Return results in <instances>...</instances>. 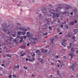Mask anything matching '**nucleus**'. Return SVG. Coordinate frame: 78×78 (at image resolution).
I'll return each mask as SVG.
<instances>
[{
    "instance_id": "f03ea898",
    "label": "nucleus",
    "mask_w": 78,
    "mask_h": 78,
    "mask_svg": "<svg viewBox=\"0 0 78 78\" xmlns=\"http://www.w3.org/2000/svg\"><path fill=\"white\" fill-rule=\"evenodd\" d=\"M54 11V12H53ZM54 10H51L50 11V12L51 14V15H50V16H51V14H53L52 17V18H55V17H59L60 14L58 13H54Z\"/></svg>"
},
{
    "instance_id": "2eb2a0df",
    "label": "nucleus",
    "mask_w": 78,
    "mask_h": 78,
    "mask_svg": "<svg viewBox=\"0 0 78 78\" xmlns=\"http://www.w3.org/2000/svg\"><path fill=\"white\" fill-rule=\"evenodd\" d=\"M43 27H44V28L43 29H47L48 26L47 25H46V24H44L43 25Z\"/></svg>"
},
{
    "instance_id": "3c124183",
    "label": "nucleus",
    "mask_w": 78,
    "mask_h": 78,
    "mask_svg": "<svg viewBox=\"0 0 78 78\" xmlns=\"http://www.w3.org/2000/svg\"><path fill=\"white\" fill-rule=\"evenodd\" d=\"M23 37H24V39H26V36H24Z\"/></svg>"
},
{
    "instance_id": "f704fd0d",
    "label": "nucleus",
    "mask_w": 78,
    "mask_h": 78,
    "mask_svg": "<svg viewBox=\"0 0 78 78\" xmlns=\"http://www.w3.org/2000/svg\"><path fill=\"white\" fill-rule=\"evenodd\" d=\"M60 67H62V64L61 63H60L59 65Z\"/></svg>"
},
{
    "instance_id": "58836bf2",
    "label": "nucleus",
    "mask_w": 78,
    "mask_h": 78,
    "mask_svg": "<svg viewBox=\"0 0 78 78\" xmlns=\"http://www.w3.org/2000/svg\"><path fill=\"white\" fill-rule=\"evenodd\" d=\"M69 7H66V10L69 9Z\"/></svg>"
},
{
    "instance_id": "473e14b6",
    "label": "nucleus",
    "mask_w": 78,
    "mask_h": 78,
    "mask_svg": "<svg viewBox=\"0 0 78 78\" xmlns=\"http://www.w3.org/2000/svg\"><path fill=\"white\" fill-rule=\"evenodd\" d=\"M48 28L50 30H52V28H51V27H49Z\"/></svg>"
},
{
    "instance_id": "bb28decb",
    "label": "nucleus",
    "mask_w": 78,
    "mask_h": 78,
    "mask_svg": "<svg viewBox=\"0 0 78 78\" xmlns=\"http://www.w3.org/2000/svg\"><path fill=\"white\" fill-rule=\"evenodd\" d=\"M23 52V51H22V52H20V54L21 55V56H23V55H25V53H23V54H22Z\"/></svg>"
},
{
    "instance_id": "c756f323",
    "label": "nucleus",
    "mask_w": 78,
    "mask_h": 78,
    "mask_svg": "<svg viewBox=\"0 0 78 78\" xmlns=\"http://www.w3.org/2000/svg\"><path fill=\"white\" fill-rule=\"evenodd\" d=\"M69 55H70V56H71V58H73V55H72V54L71 53H69Z\"/></svg>"
},
{
    "instance_id": "c03bdc74",
    "label": "nucleus",
    "mask_w": 78,
    "mask_h": 78,
    "mask_svg": "<svg viewBox=\"0 0 78 78\" xmlns=\"http://www.w3.org/2000/svg\"><path fill=\"white\" fill-rule=\"evenodd\" d=\"M33 55H32V56L33 57H34V56H35V54H34V53H33Z\"/></svg>"
},
{
    "instance_id": "774afa93",
    "label": "nucleus",
    "mask_w": 78,
    "mask_h": 78,
    "mask_svg": "<svg viewBox=\"0 0 78 78\" xmlns=\"http://www.w3.org/2000/svg\"><path fill=\"white\" fill-rule=\"evenodd\" d=\"M59 34H62V32L59 33Z\"/></svg>"
},
{
    "instance_id": "412c9836",
    "label": "nucleus",
    "mask_w": 78,
    "mask_h": 78,
    "mask_svg": "<svg viewBox=\"0 0 78 78\" xmlns=\"http://www.w3.org/2000/svg\"><path fill=\"white\" fill-rule=\"evenodd\" d=\"M19 30H25V28L24 27H19Z\"/></svg>"
},
{
    "instance_id": "9b49d317",
    "label": "nucleus",
    "mask_w": 78,
    "mask_h": 78,
    "mask_svg": "<svg viewBox=\"0 0 78 78\" xmlns=\"http://www.w3.org/2000/svg\"><path fill=\"white\" fill-rule=\"evenodd\" d=\"M73 66H70V68H71V69H72L73 71H74V70H75V69H75V68H74V66H75V64H74V63H73Z\"/></svg>"
},
{
    "instance_id": "13d9d810",
    "label": "nucleus",
    "mask_w": 78,
    "mask_h": 78,
    "mask_svg": "<svg viewBox=\"0 0 78 78\" xmlns=\"http://www.w3.org/2000/svg\"><path fill=\"white\" fill-rule=\"evenodd\" d=\"M2 66H5V65L4 64H2L1 65Z\"/></svg>"
},
{
    "instance_id": "0e129e2a",
    "label": "nucleus",
    "mask_w": 78,
    "mask_h": 78,
    "mask_svg": "<svg viewBox=\"0 0 78 78\" xmlns=\"http://www.w3.org/2000/svg\"><path fill=\"white\" fill-rule=\"evenodd\" d=\"M58 37H56V36H55V39H58Z\"/></svg>"
},
{
    "instance_id": "5701e85b",
    "label": "nucleus",
    "mask_w": 78,
    "mask_h": 78,
    "mask_svg": "<svg viewBox=\"0 0 78 78\" xmlns=\"http://www.w3.org/2000/svg\"><path fill=\"white\" fill-rule=\"evenodd\" d=\"M68 34H69L68 37H71V36H72V33H68Z\"/></svg>"
},
{
    "instance_id": "ea45409f",
    "label": "nucleus",
    "mask_w": 78,
    "mask_h": 78,
    "mask_svg": "<svg viewBox=\"0 0 78 78\" xmlns=\"http://www.w3.org/2000/svg\"><path fill=\"white\" fill-rule=\"evenodd\" d=\"M67 12H63V14H67Z\"/></svg>"
},
{
    "instance_id": "8fccbe9b",
    "label": "nucleus",
    "mask_w": 78,
    "mask_h": 78,
    "mask_svg": "<svg viewBox=\"0 0 78 78\" xmlns=\"http://www.w3.org/2000/svg\"><path fill=\"white\" fill-rule=\"evenodd\" d=\"M9 78H11V75H9Z\"/></svg>"
},
{
    "instance_id": "9d476101",
    "label": "nucleus",
    "mask_w": 78,
    "mask_h": 78,
    "mask_svg": "<svg viewBox=\"0 0 78 78\" xmlns=\"http://www.w3.org/2000/svg\"><path fill=\"white\" fill-rule=\"evenodd\" d=\"M30 34H30V32H27V37H31V36L30 35Z\"/></svg>"
},
{
    "instance_id": "5fc2aeb1",
    "label": "nucleus",
    "mask_w": 78,
    "mask_h": 78,
    "mask_svg": "<svg viewBox=\"0 0 78 78\" xmlns=\"http://www.w3.org/2000/svg\"><path fill=\"white\" fill-rule=\"evenodd\" d=\"M29 60L30 61V62H31V61H32V60L30 59H29Z\"/></svg>"
},
{
    "instance_id": "e2e57ef3",
    "label": "nucleus",
    "mask_w": 78,
    "mask_h": 78,
    "mask_svg": "<svg viewBox=\"0 0 78 78\" xmlns=\"http://www.w3.org/2000/svg\"><path fill=\"white\" fill-rule=\"evenodd\" d=\"M74 22H75V23H77V21H75Z\"/></svg>"
},
{
    "instance_id": "338daca9",
    "label": "nucleus",
    "mask_w": 78,
    "mask_h": 78,
    "mask_svg": "<svg viewBox=\"0 0 78 78\" xmlns=\"http://www.w3.org/2000/svg\"><path fill=\"white\" fill-rule=\"evenodd\" d=\"M17 6H20V5H19V4H17Z\"/></svg>"
},
{
    "instance_id": "4468645a",
    "label": "nucleus",
    "mask_w": 78,
    "mask_h": 78,
    "mask_svg": "<svg viewBox=\"0 0 78 78\" xmlns=\"http://www.w3.org/2000/svg\"><path fill=\"white\" fill-rule=\"evenodd\" d=\"M20 38L21 39V40L19 41V42H20H20H23V41H22L23 39V37L21 36Z\"/></svg>"
},
{
    "instance_id": "052dcab7",
    "label": "nucleus",
    "mask_w": 78,
    "mask_h": 78,
    "mask_svg": "<svg viewBox=\"0 0 78 78\" xmlns=\"http://www.w3.org/2000/svg\"><path fill=\"white\" fill-rule=\"evenodd\" d=\"M26 32V31H27V29H25V28H24V30Z\"/></svg>"
},
{
    "instance_id": "7c9ffc66",
    "label": "nucleus",
    "mask_w": 78,
    "mask_h": 78,
    "mask_svg": "<svg viewBox=\"0 0 78 78\" xmlns=\"http://www.w3.org/2000/svg\"><path fill=\"white\" fill-rule=\"evenodd\" d=\"M47 34H48V33L47 32L43 34V35H44V36H46V35H47Z\"/></svg>"
},
{
    "instance_id": "6ab92c4d",
    "label": "nucleus",
    "mask_w": 78,
    "mask_h": 78,
    "mask_svg": "<svg viewBox=\"0 0 78 78\" xmlns=\"http://www.w3.org/2000/svg\"><path fill=\"white\" fill-rule=\"evenodd\" d=\"M26 47L25 46V45H23L21 46L20 47V48H25Z\"/></svg>"
},
{
    "instance_id": "6e6552de",
    "label": "nucleus",
    "mask_w": 78,
    "mask_h": 78,
    "mask_svg": "<svg viewBox=\"0 0 78 78\" xmlns=\"http://www.w3.org/2000/svg\"><path fill=\"white\" fill-rule=\"evenodd\" d=\"M66 41V40L65 39H63V42L62 43V45L64 46L65 47H66V43H65V42Z\"/></svg>"
},
{
    "instance_id": "bf43d9fd",
    "label": "nucleus",
    "mask_w": 78,
    "mask_h": 78,
    "mask_svg": "<svg viewBox=\"0 0 78 78\" xmlns=\"http://www.w3.org/2000/svg\"><path fill=\"white\" fill-rule=\"evenodd\" d=\"M16 24H17V25H21V24L19 23H16Z\"/></svg>"
},
{
    "instance_id": "4d7b16f0",
    "label": "nucleus",
    "mask_w": 78,
    "mask_h": 78,
    "mask_svg": "<svg viewBox=\"0 0 78 78\" xmlns=\"http://www.w3.org/2000/svg\"><path fill=\"white\" fill-rule=\"evenodd\" d=\"M72 43L70 42V44H69V45H70V46H72Z\"/></svg>"
},
{
    "instance_id": "603ef678",
    "label": "nucleus",
    "mask_w": 78,
    "mask_h": 78,
    "mask_svg": "<svg viewBox=\"0 0 78 78\" xmlns=\"http://www.w3.org/2000/svg\"><path fill=\"white\" fill-rule=\"evenodd\" d=\"M29 60V59H28V58H26V61H27L28 60Z\"/></svg>"
},
{
    "instance_id": "e433bc0d",
    "label": "nucleus",
    "mask_w": 78,
    "mask_h": 78,
    "mask_svg": "<svg viewBox=\"0 0 78 78\" xmlns=\"http://www.w3.org/2000/svg\"><path fill=\"white\" fill-rule=\"evenodd\" d=\"M66 28H69V26L66 25L65 26Z\"/></svg>"
},
{
    "instance_id": "c9c22d12",
    "label": "nucleus",
    "mask_w": 78,
    "mask_h": 78,
    "mask_svg": "<svg viewBox=\"0 0 78 78\" xmlns=\"http://www.w3.org/2000/svg\"><path fill=\"white\" fill-rule=\"evenodd\" d=\"M71 39H75V37H74L73 36H72V37H70Z\"/></svg>"
},
{
    "instance_id": "de8ad7c7",
    "label": "nucleus",
    "mask_w": 78,
    "mask_h": 78,
    "mask_svg": "<svg viewBox=\"0 0 78 78\" xmlns=\"http://www.w3.org/2000/svg\"><path fill=\"white\" fill-rule=\"evenodd\" d=\"M9 51L8 50H6V53H9Z\"/></svg>"
},
{
    "instance_id": "72a5a7b5",
    "label": "nucleus",
    "mask_w": 78,
    "mask_h": 78,
    "mask_svg": "<svg viewBox=\"0 0 78 78\" xmlns=\"http://www.w3.org/2000/svg\"><path fill=\"white\" fill-rule=\"evenodd\" d=\"M23 68L24 69H27V68L26 66H23Z\"/></svg>"
},
{
    "instance_id": "49530a36",
    "label": "nucleus",
    "mask_w": 78,
    "mask_h": 78,
    "mask_svg": "<svg viewBox=\"0 0 78 78\" xmlns=\"http://www.w3.org/2000/svg\"><path fill=\"white\" fill-rule=\"evenodd\" d=\"M48 47H49V46H48V45H46V46H45V47H46V48Z\"/></svg>"
},
{
    "instance_id": "20e7f679",
    "label": "nucleus",
    "mask_w": 78,
    "mask_h": 78,
    "mask_svg": "<svg viewBox=\"0 0 78 78\" xmlns=\"http://www.w3.org/2000/svg\"><path fill=\"white\" fill-rule=\"evenodd\" d=\"M57 6H58V7L56 9V11H58V9H62L63 8V6L62 4H60L59 5H57Z\"/></svg>"
},
{
    "instance_id": "4be33fe9",
    "label": "nucleus",
    "mask_w": 78,
    "mask_h": 78,
    "mask_svg": "<svg viewBox=\"0 0 78 78\" xmlns=\"http://www.w3.org/2000/svg\"><path fill=\"white\" fill-rule=\"evenodd\" d=\"M54 40V39H51V43H50L51 45V44H53V41Z\"/></svg>"
},
{
    "instance_id": "a878e982",
    "label": "nucleus",
    "mask_w": 78,
    "mask_h": 78,
    "mask_svg": "<svg viewBox=\"0 0 78 78\" xmlns=\"http://www.w3.org/2000/svg\"><path fill=\"white\" fill-rule=\"evenodd\" d=\"M70 25H74V22H72L70 23Z\"/></svg>"
},
{
    "instance_id": "aec40b11",
    "label": "nucleus",
    "mask_w": 78,
    "mask_h": 78,
    "mask_svg": "<svg viewBox=\"0 0 78 78\" xmlns=\"http://www.w3.org/2000/svg\"><path fill=\"white\" fill-rule=\"evenodd\" d=\"M14 67L15 68H17L18 69H19V67H20V66H19V65H17L16 66H15Z\"/></svg>"
},
{
    "instance_id": "0eeeda50",
    "label": "nucleus",
    "mask_w": 78,
    "mask_h": 78,
    "mask_svg": "<svg viewBox=\"0 0 78 78\" xmlns=\"http://www.w3.org/2000/svg\"><path fill=\"white\" fill-rule=\"evenodd\" d=\"M30 38H31L32 40H33V41H34L33 43H34V44H36V42L34 41H37V38H33L32 37H31Z\"/></svg>"
},
{
    "instance_id": "a19ab883",
    "label": "nucleus",
    "mask_w": 78,
    "mask_h": 78,
    "mask_svg": "<svg viewBox=\"0 0 78 78\" xmlns=\"http://www.w3.org/2000/svg\"><path fill=\"white\" fill-rule=\"evenodd\" d=\"M57 30L58 31V32H60V31L59 30V28H58L57 29Z\"/></svg>"
},
{
    "instance_id": "a18cd8bd",
    "label": "nucleus",
    "mask_w": 78,
    "mask_h": 78,
    "mask_svg": "<svg viewBox=\"0 0 78 78\" xmlns=\"http://www.w3.org/2000/svg\"><path fill=\"white\" fill-rule=\"evenodd\" d=\"M7 56H8V57H11V55H9V54H8L7 55Z\"/></svg>"
},
{
    "instance_id": "6e6d98bb",
    "label": "nucleus",
    "mask_w": 78,
    "mask_h": 78,
    "mask_svg": "<svg viewBox=\"0 0 78 78\" xmlns=\"http://www.w3.org/2000/svg\"><path fill=\"white\" fill-rule=\"evenodd\" d=\"M2 53V49H0V53Z\"/></svg>"
},
{
    "instance_id": "a211bd4d",
    "label": "nucleus",
    "mask_w": 78,
    "mask_h": 78,
    "mask_svg": "<svg viewBox=\"0 0 78 78\" xmlns=\"http://www.w3.org/2000/svg\"><path fill=\"white\" fill-rule=\"evenodd\" d=\"M39 60V61L40 62H41V63H42V58H38Z\"/></svg>"
},
{
    "instance_id": "79ce46f5",
    "label": "nucleus",
    "mask_w": 78,
    "mask_h": 78,
    "mask_svg": "<svg viewBox=\"0 0 78 78\" xmlns=\"http://www.w3.org/2000/svg\"><path fill=\"white\" fill-rule=\"evenodd\" d=\"M16 38H18L19 39L20 38V36H19V35L17 36L16 37Z\"/></svg>"
},
{
    "instance_id": "ddd939ff",
    "label": "nucleus",
    "mask_w": 78,
    "mask_h": 78,
    "mask_svg": "<svg viewBox=\"0 0 78 78\" xmlns=\"http://www.w3.org/2000/svg\"><path fill=\"white\" fill-rule=\"evenodd\" d=\"M48 51V50L46 49V50H44V49H42V50L41 51L42 53H46Z\"/></svg>"
},
{
    "instance_id": "dca6fc26",
    "label": "nucleus",
    "mask_w": 78,
    "mask_h": 78,
    "mask_svg": "<svg viewBox=\"0 0 78 78\" xmlns=\"http://www.w3.org/2000/svg\"><path fill=\"white\" fill-rule=\"evenodd\" d=\"M73 32H74V34H76V33L78 32V30L74 29L73 30Z\"/></svg>"
},
{
    "instance_id": "423d86ee",
    "label": "nucleus",
    "mask_w": 78,
    "mask_h": 78,
    "mask_svg": "<svg viewBox=\"0 0 78 78\" xmlns=\"http://www.w3.org/2000/svg\"><path fill=\"white\" fill-rule=\"evenodd\" d=\"M38 17L39 18L40 20H41V19H44V18L45 17V16H43L42 15L40 14L39 15Z\"/></svg>"
},
{
    "instance_id": "c85d7f7f",
    "label": "nucleus",
    "mask_w": 78,
    "mask_h": 78,
    "mask_svg": "<svg viewBox=\"0 0 78 78\" xmlns=\"http://www.w3.org/2000/svg\"><path fill=\"white\" fill-rule=\"evenodd\" d=\"M12 76L13 77H15V78H16V77H17V76H16V75H14V73Z\"/></svg>"
},
{
    "instance_id": "680f3d73",
    "label": "nucleus",
    "mask_w": 78,
    "mask_h": 78,
    "mask_svg": "<svg viewBox=\"0 0 78 78\" xmlns=\"http://www.w3.org/2000/svg\"><path fill=\"white\" fill-rule=\"evenodd\" d=\"M13 41H14V42H16V39H14L13 40Z\"/></svg>"
},
{
    "instance_id": "1a4fd4ad",
    "label": "nucleus",
    "mask_w": 78,
    "mask_h": 78,
    "mask_svg": "<svg viewBox=\"0 0 78 78\" xmlns=\"http://www.w3.org/2000/svg\"><path fill=\"white\" fill-rule=\"evenodd\" d=\"M41 12L43 13V14L46 13L47 12V9L44 8L43 10H42Z\"/></svg>"
},
{
    "instance_id": "f8f14e48",
    "label": "nucleus",
    "mask_w": 78,
    "mask_h": 78,
    "mask_svg": "<svg viewBox=\"0 0 78 78\" xmlns=\"http://www.w3.org/2000/svg\"><path fill=\"white\" fill-rule=\"evenodd\" d=\"M36 53H37L38 55H41V52L39 50H37L36 51Z\"/></svg>"
},
{
    "instance_id": "2f4dec72",
    "label": "nucleus",
    "mask_w": 78,
    "mask_h": 78,
    "mask_svg": "<svg viewBox=\"0 0 78 78\" xmlns=\"http://www.w3.org/2000/svg\"><path fill=\"white\" fill-rule=\"evenodd\" d=\"M57 76H58V75H59V71H58L57 72Z\"/></svg>"
},
{
    "instance_id": "f3484780",
    "label": "nucleus",
    "mask_w": 78,
    "mask_h": 78,
    "mask_svg": "<svg viewBox=\"0 0 78 78\" xmlns=\"http://www.w3.org/2000/svg\"><path fill=\"white\" fill-rule=\"evenodd\" d=\"M44 29H42V28H39V30L40 32L41 33H43L42 32V31H43V30Z\"/></svg>"
},
{
    "instance_id": "b1692460",
    "label": "nucleus",
    "mask_w": 78,
    "mask_h": 78,
    "mask_svg": "<svg viewBox=\"0 0 78 78\" xmlns=\"http://www.w3.org/2000/svg\"><path fill=\"white\" fill-rule=\"evenodd\" d=\"M44 20H42L43 22H45V21H47V22H49V20H46V19L44 18Z\"/></svg>"
},
{
    "instance_id": "09e8293b",
    "label": "nucleus",
    "mask_w": 78,
    "mask_h": 78,
    "mask_svg": "<svg viewBox=\"0 0 78 78\" xmlns=\"http://www.w3.org/2000/svg\"><path fill=\"white\" fill-rule=\"evenodd\" d=\"M71 15H73V12H71L70 13Z\"/></svg>"
},
{
    "instance_id": "39448f33",
    "label": "nucleus",
    "mask_w": 78,
    "mask_h": 78,
    "mask_svg": "<svg viewBox=\"0 0 78 78\" xmlns=\"http://www.w3.org/2000/svg\"><path fill=\"white\" fill-rule=\"evenodd\" d=\"M17 34L18 35H21L20 34H22V35H25L26 34V32L24 31L22 32L20 31L17 32Z\"/></svg>"
},
{
    "instance_id": "f257e3e1",
    "label": "nucleus",
    "mask_w": 78,
    "mask_h": 78,
    "mask_svg": "<svg viewBox=\"0 0 78 78\" xmlns=\"http://www.w3.org/2000/svg\"><path fill=\"white\" fill-rule=\"evenodd\" d=\"M2 27H3V31L4 32H5L6 33H7L8 34L10 33L9 31H8V30H6V29L7 28H9V26H8L5 23H3L1 25Z\"/></svg>"
},
{
    "instance_id": "cd10ccee",
    "label": "nucleus",
    "mask_w": 78,
    "mask_h": 78,
    "mask_svg": "<svg viewBox=\"0 0 78 78\" xmlns=\"http://www.w3.org/2000/svg\"><path fill=\"white\" fill-rule=\"evenodd\" d=\"M71 52L72 53H73L75 52V51H74V49H71Z\"/></svg>"
},
{
    "instance_id": "864d4df0",
    "label": "nucleus",
    "mask_w": 78,
    "mask_h": 78,
    "mask_svg": "<svg viewBox=\"0 0 78 78\" xmlns=\"http://www.w3.org/2000/svg\"><path fill=\"white\" fill-rule=\"evenodd\" d=\"M32 61H34V59H35L33 57L32 58Z\"/></svg>"
},
{
    "instance_id": "7ed1b4c3",
    "label": "nucleus",
    "mask_w": 78,
    "mask_h": 78,
    "mask_svg": "<svg viewBox=\"0 0 78 78\" xmlns=\"http://www.w3.org/2000/svg\"><path fill=\"white\" fill-rule=\"evenodd\" d=\"M4 38L5 42H8V44H9V42L11 41V39H12V37L11 36H5L4 37Z\"/></svg>"
},
{
    "instance_id": "37998d69",
    "label": "nucleus",
    "mask_w": 78,
    "mask_h": 78,
    "mask_svg": "<svg viewBox=\"0 0 78 78\" xmlns=\"http://www.w3.org/2000/svg\"><path fill=\"white\" fill-rule=\"evenodd\" d=\"M66 22L65 21V22H63V23H62V24H66Z\"/></svg>"
},
{
    "instance_id": "69168bd1",
    "label": "nucleus",
    "mask_w": 78,
    "mask_h": 78,
    "mask_svg": "<svg viewBox=\"0 0 78 78\" xmlns=\"http://www.w3.org/2000/svg\"><path fill=\"white\" fill-rule=\"evenodd\" d=\"M56 57H57V58H59V56L58 55L56 56Z\"/></svg>"
},
{
    "instance_id": "393cba45",
    "label": "nucleus",
    "mask_w": 78,
    "mask_h": 78,
    "mask_svg": "<svg viewBox=\"0 0 78 78\" xmlns=\"http://www.w3.org/2000/svg\"><path fill=\"white\" fill-rule=\"evenodd\" d=\"M12 34H13V37H15V35H16V32H12Z\"/></svg>"
},
{
    "instance_id": "4c0bfd02",
    "label": "nucleus",
    "mask_w": 78,
    "mask_h": 78,
    "mask_svg": "<svg viewBox=\"0 0 78 78\" xmlns=\"http://www.w3.org/2000/svg\"><path fill=\"white\" fill-rule=\"evenodd\" d=\"M52 76H53V75H50L49 76V78H52Z\"/></svg>"
}]
</instances>
